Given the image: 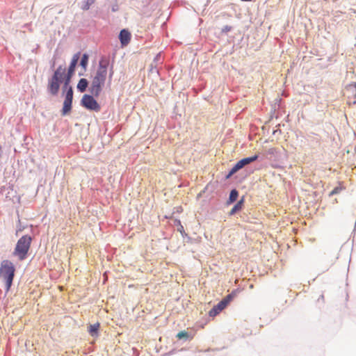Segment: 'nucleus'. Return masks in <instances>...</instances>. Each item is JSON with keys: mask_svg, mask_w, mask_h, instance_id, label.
I'll return each mask as SVG.
<instances>
[{"mask_svg": "<svg viewBox=\"0 0 356 356\" xmlns=\"http://www.w3.org/2000/svg\"><path fill=\"white\" fill-rule=\"evenodd\" d=\"M119 37H120L121 44L122 45H127L131 40V34L126 29H122L120 31Z\"/></svg>", "mask_w": 356, "mask_h": 356, "instance_id": "nucleus-9", "label": "nucleus"}, {"mask_svg": "<svg viewBox=\"0 0 356 356\" xmlns=\"http://www.w3.org/2000/svg\"><path fill=\"white\" fill-rule=\"evenodd\" d=\"M81 104L86 108L98 112L100 111V106L94 97L89 95H84L81 99Z\"/></svg>", "mask_w": 356, "mask_h": 356, "instance_id": "nucleus-4", "label": "nucleus"}, {"mask_svg": "<svg viewBox=\"0 0 356 356\" xmlns=\"http://www.w3.org/2000/svg\"><path fill=\"white\" fill-rule=\"evenodd\" d=\"M65 73V68L63 66L60 65L54 72V74L52 76V77H56V79H58V81H59L60 82Z\"/></svg>", "mask_w": 356, "mask_h": 356, "instance_id": "nucleus-10", "label": "nucleus"}, {"mask_svg": "<svg viewBox=\"0 0 356 356\" xmlns=\"http://www.w3.org/2000/svg\"><path fill=\"white\" fill-rule=\"evenodd\" d=\"M243 203V200H241L240 201H238L234 205V207L231 209V211L229 212V215H231V216L234 215L236 212H237L238 211H240L242 209Z\"/></svg>", "mask_w": 356, "mask_h": 356, "instance_id": "nucleus-15", "label": "nucleus"}, {"mask_svg": "<svg viewBox=\"0 0 356 356\" xmlns=\"http://www.w3.org/2000/svg\"><path fill=\"white\" fill-rule=\"evenodd\" d=\"M80 58V52L75 54L71 60V63L68 68L67 74L65 81V88H67L70 85V79L74 73L76 65H77L78 60Z\"/></svg>", "mask_w": 356, "mask_h": 356, "instance_id": "nucleus-6", "label": "nucleus"}, {"mask_svg": "<svg viewBox=\"0 0 356 356\" xmlns=\"http://www.w3.org/2000/svg\"><path fill=\"white\" fill-rule=\"evenodd\" d=\"M88 63V56L86 54H84L81 58L80 65L81 66L86 70Z\"/></svg>", "mask_w": 356, "mask_h": 356, "instance_id": "nucleus-17", "label": "nucleus"}, {"mask_svg": "<svg viewBox=\"0 0 356 356\" xmlns=\"http://www.w3.org/2000/svg\"><path fill=\"white\" fill-rule=\"evenodd\" d=\"M60 88V81L56 77H51L49 81L48 89L53 95H57Z\"/></svg>", "mask_w": 356, "mask_h": 356, "instance_id": "nucleus-8", "label": "nucleus"}, {"mask_svg": "<svg viewBox=\"0 0 356 356\" xmlns=\"http://www.w3.org/2000/svg\"><path fill=\"white\" fill-rule=\"evenodd\" d=\"M238 191L235 189L232 190L229 194V203H232L234 202V201L236 200L237 197H238Z\"/></svg>", "mask_w": 356, "mask_h": 356, "instance_id": "nucleus-16", "label": "nucleus"}, {"mask_svg": "<svg viewBox=\"0 0 356 356\" xmlns=\"http://www.w3.org/2000/svg\"><path fill=\"white\" fill-rule=\"evenodd\" d=\"M15 268L9 260H3L0 266V278L5 282L6 289L8 291L11 287L15 276Z\"/></svg>", "mask_w": 356, "mask_h": 356, "instance_id": "nucleus-2", "label": "nucleus"}, {"mask_svg": "<svg viewBox=\"0 0 356 356\" xmlns=\"http://www.w3.org/2000/svg\"><path fill=\"white\" fill-rule=\"evenodd\" d=\"M229 303L227 300H222L216 306H214L209 312L210 316H215L218 314Z\"/></svg>", "mask_w": 356, "mask_h": 356, "instance_id": "nucleus-7", "label": "nucleus"}, {"mask_svg": "<svg viewBox=\"0 0 356 356\" xmlns=\"http://www.w3.org/2000/svg\"><path fill=\"white\" fill-rule=\"evenodd\" d=\"M32 238L30 236L24 235L17 241L13 254L22 261L26 259L28 252L31 247Z\"/></svg>", "mask_w": 356, "mask_h": 356, "instance_id": "nucleus-3", "label": "nucleus"}, {"mask_svg": "<svg viewBox=\"0 0 356 356\" xmlns=\"http://www.w3.org/2000/svg\"><path fill=\"white\" fill-rule=\"evenodd\" d=\"M88 85V82L86 79H81L77 84V88L80 92H83L86 90Z\"/></svg>", "mask_w": 356, "mask_h": 356, "instance_id": "nucleus-12", "label": "nucleus"}, {"mask_svg": "<svg viewBox=\"0 0 356 356\" xmlns=\"http://www.w3.org/2000/svg\"><path fill=\"white\" fill-rule=\"evenodd\" d=\"M232 299V295H228L225 298H224L223 300H229V302Z\"/></svg>", "mask_w": 356, "mask_h": 356, "instance_id": "nucleus-22", "label": "nucleus"}, {"mask_svg": "<svg viewBox=\"0 0 356 356\" xmlns=\"http://www.w3.org/2000/svg\"><path fill=\"white\" fill-rule=\"evenodd\" d=\"M113 73H114V72H113V67H111L110 70V72H109V81H111Z\"/></svg>", "mask_w": 356, "mask_h": 356, "instance_id": "nucleus-21", "label": "nucleus"}, {"mask_svg": "<svg viewBox=\"0 0 356 356\" xmlns=\"http://www.w3.org/2000/svg\"><path fill=\"white\" fill-rule=\"evenodd\" d=\"M188 336V332L186 331H181L177 334V337L179 339L182 338H187Z\"/></svg>", "mask_w": 356, "mask_h": 356, "instance_id": "nucleus-20", "label": "nucleus"}, {"mask_svg": "<svg viewBox=\"0 0 356 356\" xmlns=\"http://www.w3.org/2000/svg\"><path fill=\"white\" fill-rule=\"evenodd\" d=\"M63 88L67 90L65 100H68V101L72 102V99H73L72 88L70 86H68L67 88H65V86H64Z\"/></svg>", "mask_w": 356, "mask_h": 356, "instance_id": "nucleus-13", "label": "nucleus"}, {"mask_svg": "<svg viewBox=\"0 0 356 356\" xmlns=\"http://www.w3.org/2000/svg\"><path fill=\"white\" fill-rule=\"evenodd\" d=\"M258 158L257 155H254L251 157H247L242 159L241 160L238 161L235 165L231 169L228 175H227L226 178H229L232 175H233L234 173H236L237 171H238L240 169L243 168L245 165L256 161Z\"/></svg>", "mask_w": 356, "mask_h": 356, "instance_id": "nucleus-5", "label": "nucleus"}, {"mask_svg": "<svg viewBox=\"0 0 356 356\" xmlns=\"http://www.w3.org/2000/svg\"><path fill=\"white\" fill-rule=\"evenodd\" d=\"M107 76V65L100 63L97 73L94 76L90 88V92L95 97H98L102 91Z\"/></svg>", "mask_w": 356, "mask_h": 356, "instance_id": "nucleus-1", "label": "nucleus"}, {"mask_svg": "<svg viewBox=\"0 0 356 356\" xmlns=\"http://www.w3.org/2000/svg\"><path fill=\"white\" fill-rule=\"evenodd\" d=\"M95 0H86L83 6V9L88 10L90 6L95 3Z\"/></svg>", "mask_w": 356, "mask_h": 356, "instance_id": "nucleus-18", "label": "nucleus"}, {"mask_svg": "<svg viewBox=\"0 0 356 356\" xmlns=\"http://www.w3.org/2000/svg\"><path fill=\"white\" fill-rule=\"evenodd\" d=\"M343 190V187L337 186L335 187L330 193V196L334 195L335 194L339 193Z\"/></svg>", "mask_w": 356, "mask_h": 356, "instance_id": "nucleus-19", "label": "nucleus"}, {"mask_svg": "<svg viewBox=\"0 0 356 356\" xmlns=\"http://www.w3.org/2000/svg\"><path fill=\"white\" fill-rule=\"evenodd\" d=\"M72 102L68 100H64L63 107V114L65 115L69 113L72 108Z\"/></svg>", "mask_w": 356, "mask_h": 356, "instance_id": "nucleus-14", "label": "nucleus"}, {"mask_svg": "<svg viewBox=\"0 0 356 356\" xmlns=\"http://www.w3.org/2000/svg\"><path fill=\"white\" fill-rule=\"evenodd\" d=\"M99 326H100V325L99 323H96L95 324L90 325V326L88 327V332L90 333V334L92 337L97 336L98 334V330H99Z\"/></svg>", "mask_w": 356, "mask_h": 356, "instance_id": "nucleus-11", "label": "nucleus"}]
</instances>
